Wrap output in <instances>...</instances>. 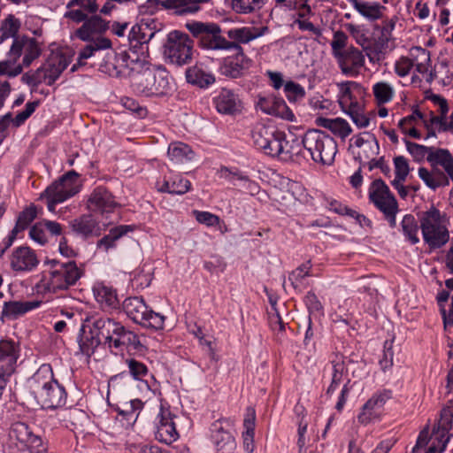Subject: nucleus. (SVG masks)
I'll return each mask as SVG.
<instances>
[{
    "instance_id": "obj_1",
    "label": "nucleus",
    "mask_w": 453,
    "mask_h": 453,
    "mask_svg": "<svg viewBox=\"0 0 453 453\" xmlns=\"http://www.w3.org/2000/svg\"><path fill=\"white\" fill-rule=\"evenodd\" d=\"M186 27L197 38L202 48L211 50H232L234 55L225 58L220 65L222 75L237 79L249 70L251 60L246 57L243 49L234 42H229L221 35V28L216 23L193 21L187 23Z\"/></svg>"
},
{
    "instance_id": "obj_2",
    "label": "nucleus",
    "mask_w": 453,
    "mask_h": 453,
    "mask_svg": "<svg viewBox=\"0 0 453 453\" xmlns=\"http://www.w3.org/2000/svg\"><path fill=\"white\" fill-rule=\"evenodd\" d=\"M51 267L42 273L36 288L43 293H57L67 290L83 276V265L78 266L74 260L62 261L52 259L48 261Z\"/></svg>"
},
{
    "instance_id": "obj_3",
    "label": "nucleus",
    "mask_w": 453,
    "mask_h": 453,
    "mask_svg": "<svg viewBox=\"0 0 453 453\" xmlns=\"http://www.w3.org/2000/svg\"><path fill=\"white\" fill-rule=\"evenodd\" d=\"M30 388L38 404L43 409L61 407L66 399L65 388L54 378L51 367L42 365L30 380Z\"/></svg>"
},
{
    "instance_id": "obj_4",
    "label": "nucleus",
    "mask_w": 453,
    "mask_h": 453,
    "mask_svg": "<svg viewBox=\"0 0 453 453\" xmlns=\"http://www.w3.org/2000/svg\"><path fill=\"white\" fill-rule=\"evenodd\" d=\"M251 137L255 147L265 155L279 157L284 160L293 157L291 151L285 150L288 143L285 134L275 130L273 127L257 124L252 130Z\"/></svg>"
},
{
    "instance_id": "obj_5",
    "label": "nucleus",
    "mask_w": 453,
    "mask_h": 453,
    "mask_svg": "<svg viewBox=\"0 0 453 453\" xmlns=\"http://www.w3.org/2000/svg\"><path fill=\"white\" fill-rule=\"evenodd\" d=\"M302 143L314 162L330 165L334 161L337 143L326 132L316 129L308 130L303 137Z\"/></svg>"
},
{
    "instance_id": "obj_6",
    "label": "nucleus",
    "mask_w": 453,
    "mask_h": 453,
    "mask_svg": "<svg viewBox=\"0 0 453 453\" xmlns=\"http://www.w3.org/2000/svg\"><path fill=\"white\" fill-rule=\"evenodd\" d=\"M419 222L424 242L431 250L440 249L449 242V233L438 209L431 207L424 211Z\"/></svg>"
},
{
    "instance_id": "obj_7",
    "label": "nucleus",
    "mask_w": 453,
    "mask_h": 453,
    "mask_svg": "<svg viewBox=\"0 0 453 453\" xmlns=\"http://www.w3.org/2000/svg\"><path fill=\"white\" fill-rule=\"evenodd\" d=\"M144 73L136 75L133 87L145 96H164L170 93L173 88L171 77L164 68L153 69L150 66Z\"/></svg>"
},
{
    "instance_id": "obj_8",
    "label": "nucleus",
    "mask_w": 453,
    "mask_h": 453,
    "mask_svg": "<svg viewBox=\"0 0 453 453\" xmlns=\"http://www.w3.org/2000/svg\"><path fill=\"white\" fill-rule=\"evenodd\" d=\"M122 305L127 316L134 322L155 330L163 329L165 316L149 308L142 297H127L124 300Z\"/></svg>"
},
{
    "instance_id": "obj_9",
    "label": "nucleus",
    "mask_w": 453,
    "mask_h": 453,
    "mask_svg": "<svg viewBox=\"0 0 453 453\" xmlns=\"http://www.w3.org/2000/svg\"><path fill=\"white\" fill-rule=\"evenodd\" d=\"M369 199L383 213L391 227L396 226L398 203L389 188L381 179L374 180L369 188Z\"/></svg>"
},
{
    "instance_id": "obj_10",
    "label": "nucleus",
    "mask_w": 453,
    "mask_h": 453,
    "mask_svg": "<svg viewBox=\"0 0 453 453\" xmlns=\"http://www.w3.org/2000/svg\"><path fill=\"white\" fill-rule=\"evenodd\" d=\"M193 42L187 34L174 30L168 34L164 56L170 63L183 65L192 59Z\"/></svg>"
},
{
    "instance_id": "obj_11",
    "label": "nucleus",
    "mask_w": 453,
    "mask_h": 453,
    "mask_svg": "<svg viewBox=\"0 0 453 453\" xmlns=\"http://www.w3.org/2000/svg\"><path fill=\"white\" fill-rule=\"evenodd\" d=\"M80 187L76 172L70 171L63 175L58 181L49 186L43 193L47 198L48 210L54 212L56 204L76 195L80 191Z\"/></svg>"
},
{
    "instance_id": "obj_12",
    "label": "nucleus",
    "mask_w": 453,
    "mask_h": 453,
    "mask_svg": "<svg viewBox=\"0 0 453 453\" xmlns=\"http://www.w3.org/2000/svg\"><path fill=\"white\" fill-rule=\"evenodd\" d=\"M407 150L415 161L420 162L426 158L431 166H441L453 177V156L446 149L428 147L410 141H405Z\"/></svg>"
},
{
    "instance_id": "obj_13",
    "label": "nucleus",
    "mask_w": 453,
    "mask_h": 453,
    "mask_svg": "<svg viewBox=\"0 0 453 453\" xmlns=\"http://www.w3.org/2000/svg\"><path fill=\"white\" fill-rule=\"evenodd\" d=\"M41 54L42 47L38 41L34 37L22 35L12 42L7 52L8 59L4 62H9L12 66L20 57H23L22 64L25 67H28Z\"/></svg>"
},
{
    "instance_id": "obj_14",
    "label": "nucleus",
    "mask_w": 453,
    "mask_h": 453,
    "mask_svg": "<svg viewBox=\"0 0 453 453\" xmlns=\"http://www.w3.org/2000/svg\"><path fill=\"white\" fill-rule=\"evenodd\" d=\"M138 51L129 48L128 50L117 54L113 64L116 74L130 78L132 84L136 75L144 73L143 70L150 67V65L141 58Z\"/></svg>"
},
{
    "instance_id": "obj_15",
    "label": "nucleus",
    "mask_w": 453,
    "mask_h": 453,
    "mask_svg": "<svg viewBox=\"0 0 453 453\" xmlns=\"http://www.w3.org/2000/svg\"><path fill=\"white\" fill-rule=\"evenodd\" d=\"M395 26V19H387L382 20L381 26H376L375 30L380 31V35L374 37L373 43L369 48H365L367 52V56L370 61L380 59V54H385L392 49L390 46V41L392 40V31Z\"/></svg>"
},
{
    "instance_id": "obj_16",
    "label": "nucleus",
    "mask_w": 453,
    "mask_h": 453,
    "mask_svg": "<svg viewBox=\"0 0 453 453\" xmlns=\"http://www.w3.org/2000/svg\"><path fill=\"white\" fill-rule=\"evenodd\" d=\"M17 359L18 350L15 343L9 340L0 341V396L8 378L15 371Z\"/></svg>"
},
{
    "instance_id": "obj_17",
    "label": "nucleus",
    "mask_w": 453,
    "mask_h": 453,
    "mask_svg": "<svg viewBox=\"0 0 453 453\" xmlns=\"http://www.w3.org/2000/svg\"><path fill=\"white\" fill-rule=\"evenodd\" d=\"M119 206L112 193L104 186L95 188L87 201L89 211L101 214L111 213Z\"/></svg>"
},
{
    "instance_id": "obj_18",
    "label": "nucleus",
    "mask_w": 453,
    "mask_h": 453,
    "mask_svg": "<svg viewBox=\"0 0 453 453\" xmlns=\"http://www.w3.org/2000/svg\"><path fill=\"white\" fill-rule=\"evenodd\" d=\"M10 436L19 441L31 453H42L45 451L46 446L41 436L35 434L26 423H14L12 426Z\"/></svg>"
},
{
    "instance_id": "obj_19",
    "label": "nucleus",
    "mask_w": 453,
    "mask_h": 453,
    "mask_svg": "<svg viewBox=\"0 0 453 453\" xmlns=\"http://www.w3.org/2000/svg\"><path fill=\"white\" fill-rule=\"evenodd\" d=\"M335 59L344 75L356 77L365 65V56L357 48L350 46L342 53L335 54Z\"/></svg>"
},
{
    "instance_id": "obj_20",
    "label": "nucleus",
    "mask_w": 453,
    "mask_h": 453,
    "mask_svg": "<svg viewBox=\"0 0 453 453\" xmlns=\"http://www.w3.org/2000/svg\"><path fill=\"white\" fill-rule=\"evenodd\" d=\"M340 89L339 104L344 112L358 108L363 104L360 99L365 94L364 88L356 81H345L338 84Z\"/></svg>"
},
{
    "instance_id": "obj_21",
    "label": "nucleus",
    "mask_w": 453,
    "mask_h": 453,
    "mask_svg": "<svg viewBox=\"0 0 453 453\" xmlns=\"http://www.w3.org/2000/svg\"><path fill=\"white\" fill-rule=\"evenodd\" d=\"M218 174L220 179L225 180L234 187H240L242 191L250 196L258 194L260 190V187L256 181L250 180L248 175L238 169L221 166L218 171Z\"/></svg>"
},
{
    "instance_id": "obj_22",
    "label": "nucleus",
    "mask_w": 453,
    "mask_h": 453,
    "mask_svg": "<svg viewBox=\"0 0 453 453\" xmlns=\"http://www.w3.org/2000/svg\"><path fill=\"white\" fill-rule=\"evenodd\" d=\"M82 25L74 32V35L81 41H92L109 29V22L96 13L82 20Z\"/></svg>"
},
{
    "instance_id": "obj_23",
    "label": "nucleus",
    "mask_w": 453,
    "mask_h": 453,
    "mask_svg": "<svg viewBox=\"0 0 453 453\" xmlns=\"http://www.w3.org/2000/svg\"><path fill=\"white\" fill-rule=\"evenodd\" d=\"M64 17L75 23H81L88 16L97 12L99 6L96 0H70Z\"/></svg>"
},
{
    "instance_id": "obj_24",
    "label": "nucleus",
    "mask_w": 453,
    "mask_h": 453,
    "mask_svg": "<svg viewBox=\"0 0 453 453\" xmlns=\"http://www.w3.org/2000/svg\"><path fill=\"white\" fill-rule=\"evenodd\" d=\"M39 260L35 251L27 246L16 248L11 256L10 265L15 272H28L35 268Z\"/></svg>"
},
{
    "instance_id": "obj_25",
    "label": "nucleus",
    "mask_w": 453,
    "mask_h": 453,
    "mask_svg": "<svg viewBox=\"0 0 453 453\" xmlns=\"http://www.w3.org/2000/svg\"><path fill=\"white\" fill-rule=\"evenodd\" d=\"M110 349L122 350L124 347H132L138 350L142 347L138 336L131 331L127 330L120 323L117 322L113 328L111 339L105 343Z\"/></svg>"
},
{
    "instance_id": "obj_26",
    "label": "nucleus",
    "mask_w": 453,
    "mask_h": 453,
    "mask_svg": "<svg viewBox=\"0 0 453 453\" xmlns=\"http://www.w3.org/2000/svg\"><path fill=\"white\" fill-rule=\"evenodd\" d=\"M67 65L68 62L63 55L50 58L46 63L38 68V71L41 72L42 83L44 82L48 86L53 85Z\"/></svg>"
},
{
    "instance_id": "obj_27",
    "label": "nucleus",
    "mask_w": 453,
    "mask_h": 453,
    "mask_svg": "<svg viewBox=\"0 0 453 453\" xmlns=\"http://www.w3.org/2000/svg\"><path fill=\"white\" fill-rule=\"evenodd\" d=\"M257 107L265 113L281 118L283 119L293 121L295 115L287 104L275 96H269L260 97L257 102Z\"/></svg>"
},
{
    "instance_id": "obj_28",
    "label": "nucleus",
    "mask_w": 453,
    "mask_h": 453,
    "mask_svg": "<svg viewBox=\"0 0 453 453\" xmlns=\"http://www.w3.org/2000/svg\"><path fill=\"white\" fill-rule=\"evenodd\" d=\"M211 440L217 453H234L236 443L234 436L224 428L222 421L217 420L211 426Z\"/></svg>"
},
{
    "instance_id": "obj_29",
    "label": "nucleus",
    "mask_w": 453,
    "mask_h": 453,
    "mask_svg": "<svg viewBox=\"0 0 453 453\" xmlns=\"http://www.w3.org/2000/svg\"><path fill=\"white\" fill-rule=\"evenodd\" d=\"M391 396L392 392L390 390H384L372 395L362 407L357 417L358 421L364 425L370 423L377 417L375 410L383 407Z\"/></svg>"
},
{
    "instance_id": "obj_30",
    "label": "nucleus",
    "mask_w": 453,
    "mask_h": 453,
    "mask_svg": "<svg viewBox=\"0 0 453 453\" xmlns=\"http://www.w3.org/2000/svg\"><path fill=\"white\" fill-rule=\"evenodd\" d=\"M353 8L366 20L374 22L382 19L386 7L378 2L349 0Z\"/></svg>"
},
{
    "instance_id": "obj_31",
    "label": "nucleus",
    "mask_w": 453,
    "mask_h": 453,
    "mask_svg": "<svg viewBox=\"0 0 453 453\" xmlns=\"http://www.w3.org/2000/svg\"><path fill=\"white\" fill-rule=\"evenodd\" d=\"M40 301H9L4 302L1 313L2 319H16L19 316L38 308Z\"/></svg>"
},
{
    "instance_id": "obj_32",
    "label": "nucleus",
    "mask_w": 453,
    "mask_h": 453,
    "mask_svg": "<svg viewBox=\"0 0 453 453\" xmlns=\"http://www.w3.org/2000/svg\"><path fill=\"white\" fill-rule=\"evenodd\" d=\"M101 343L102 342L91 326L90 320H87V324L82 325L79 336L81 351L84 355L90 357Z\"/></svg>"
},
{
    "instance_id": "obj_33",
    "label": "nucleus",
    "mask_w": 453,
    "mask_h": 453,
    "mask_svg": "<svg viewBox=\"0 0 453 453\" xmlns=\"http://www.w3.org/2000/svg\"><path fill=\"white\" fill-rule=\"evenodd\" d=\"M70 226L75 234L83 237L99 235L101 234L98 223L90 214H83L73 219L70 222Z\"/></svg>"
},
{
    "instance_id": "obj_34",
    "label": "nucleus",
    "mask_w": 453,
    "mask_h": 453,
    "mask_svg": "<svg viewBox=\"0 0 453 453\" xmlns=\"http://www.w3.org/2000/svg\"><path fill=\"white\" fill-rule=\"evenodd\" d=\"M327 368L331 372L332 380L326 394H332L342 382L343 376L347 374L344 357L339 353L334 354Z\"/></svg>"
},
{
    "instance_id": "obj_35",
    "label": "nucleus",
    "mask_w": 453,
    "mask_h": 453,
    "mask_svg": "<svg viewBox=\"0 0 453 453\" xmlns=\"http://www.w3.org/2000/svg\"><path fill=\"white\" fill-rule=\"evenodd\" d=\"M179 437L172 418L161 413L157 426L156 439L165 444H171Z\"/></svg>"
},
{
    "instance_id": "obj_36",
    "label": "nucleus",
    "mask_w": 453,
    "mask_h": 453,
    "mask_svg": "<svg viewBox=\"0 0 453 453\" xmlns=\"http://www.w3.org/2000/svg\"><path fill=\"white\" fill-rule=\"evenodd\" d=\"M239 100L236 95L226 88H223L214 98V104L219 112L224 114H234L238 111Z\"/></svg>"
},
{
    "instance_id": "obj_37",
    "label": "nucleus",
    "mask_w": 453,
    "mask_h": 453,
    "mask_svg": "<svg viewBox=\"0 0 453 453\" xmlns=\"http://www.w3.org/2000/svg\"><path fill=\"white\" fill-rule=\"evenodd\" d=\"M209 0H165L161 2L162 6L166 9H173L178 15L195 13L200 10V4Z\"/></svg>"
},
{
    "instance_id": "obj_38",
    "label": "nucleus",
    "mask_w": 453,
    "mask_h": 453,
    "mask_svg": "<svg viewBox=\"0 0 453 453\" xmlns=\"http://www.w3.org/2000/svg\"><path fill=\"white\" fill-rule=\"evenodd\" d=\"M187 81L200 88H207L215 82L212 73L206 72L201 65H196L186 72Z\"/></svg>"
},
{
    "instance_id": "obj_39",
    "label": "nucleus",
    "mask_w": 453,
    "mask_h": 453,
    "mask_svg": "<svg viewBox=\"0 0 453 453\" xmlns=\"http://www.w3.org/2000/svg\"><path fill=\"white\" fill-rule=\"evenodd\" d=\"M83 47L78 55V65H84L85 60L94 56L95 52L101 50H107L111 47V42L106 37H97Z\"/></svg>"
},
{
    "instance_id": "obj_40",
    "label": "nucleus",
    "mask_w": 453,
    "mask_h": 453,
    "mask_svg": "<svg viewBox=\"0 0 453 453\" xmlns=\"http://www.w3.org/2000/svg\"><path fill=\"white\" fill-rule=\"evenodd\" d=\"M412 66L421 74L427 73L431 67L430 52L421 47H413L410 50Z\"/></svg>"
},
{
    "instance_id": "obj_41",
    "label": "nucleus",
    "mask_w": 453,
    "mask_h": 453,
    "mask_svg": "<svg viewBox=\"0 0 453 453\" xmlns=\"http://www.w3.org/2000/svg\"><path fill=\"white\" fill-rule=\"evenodd\" d=\"M21 28V21L13 14H8L0 22V39L4 41L21 37L19 32Z\"/></svg>"
},
{
    "instance_id": "obj_42",
    "label": "nucleus",
    "mask_w": 453,
    "mask_h": 453,
    "mask_svg": "<svg viewBox=\"0 0 453 453\" xmlns=\"http://www.w3.org/2000/svg\"><path fill=\"white\" fill-rule=\"evenodd\" d=\"M134 226L120 225L110 230L109 234L101 238L97 242V248L104 249L107 251L109 249L115 247V242L129 232H133Z\"/></svg>"
},
{
    "instance_id": "obj_43",
    "label": "nucleus",
    "mask_w": 453,
    "mask_h": 453,
    "mask_svg": "<svg viewBox=\"0 0 453 453\" xmlns=\"http://www.w3.org/2000/svg\"><path fill=\"white\" fill-rule=\"evenodd\" d=\"M453 422V405L444 407L441 411L437 428H434V434L436 439L443 441L448 436L449 430L452 427Z\"/></svg>"
},
{
    "instance_id": "obj_44",
    "label": "nucleus",
    "mask_w": 453,
    "mask_h": 453,
    "mask_svg": "<svg viewBox=\"0 0 453 453\" xmlns=\"http://www.w3.org/2000/svg\"><path fill=\"white\" fill-rule=\"evenodd\" d=\"M154 35L155 32H150V34L147 36L145 32L142 31V27L135 25L131 28V30L128 33L127 37L130 44L129 48L140 50L141 55H143V45L147 44Z\"/></svg>"
},
{
    "instance_id": "obj_45",
    "label": "nucleus",
    "mask_w": 453,
    "mask_h": 453,
    "mask_svg": "<svg viewBox=\"0 0 453 453\" xmlns=\"http://www.w3.org/2000/svg\"><path fill=\"white\" fill-rule=\"evenodd\" d=\"M142 408V402L139 399L131 400L129 403L118 408L119 415L122 417L121 421L125 420L127 426H132L136 421L139 411Z\"/></svg>"
},
{
    "instance_id": "obj_46",
    "label": "nucleus",
    "mask_w": 453,
    "mask_h": 453,
    "mask_svg": "<svg viewBox=\"0 0 453 453\" xmlns=\"http://www.w3.org/2000/svg\"><path fill=\"white\" fill-rule=\"evenodd\" d=\"M91 326L97 334L101 342L105 344L111 339V332L116 326L117 321L110 318H99L90 321Z\"/></svg>"
},
{
    "instance_id": "obj_47",
    "label": "nucleus",
    "mask_w": 453,
    "mask_h": 453,
    "mask_svg": "<svg viewBox=\"0 0 453 453\" xmlns=\"http://www.w3.org/2000/svg\"><path fill=\"white\" fill-rule=\"evenodd\" d=\"M191 148L183 142H172L169 145L167 155L172 161L183 162L184 160H191L193 157Z\"/></svg>"
},
{
    "instance_id": "obj_48",
    "label": "nucleus",
    "mask_w": 453,
    "mask_h": 453,
    "mask_svg": "<svg viewBox=\"0 0 453 453\" xmlns=\"http://www.w3.org/2000/svg\"><path fill=\"white\" fill-rule=\"evenodd\" d=\"M267 30V27H263L262 32L258 34H253L250 27H241V28H234L227 31V36L229 39L233 40L238 45L240 43H248L250 41L257 38L262 35L265 31Z\"/></svg>"
},
{
    "instance_id": "obj_49",
    "label": "nucleus",
    "mask_w": 453,
    "mask_h": 453,
    "mask_svg": "<svg viewBox=\"0 0 453 453\" xmlns=\"http://www.w3.org/2000/svg\"><path fill=\"white\" fill-rule=\"evenodd\" d=\"M401 226L404 236L411 244L419 242V238L418 236L419 227L413 215H405L402 219Z\"/></svg>"
},
{
    "instance_id": "obj_50",
    "label": "nucleus",
    "mask_w": 453,
    "mask_h": 453,
    "mask_svg": "<svg viewBox=\"0 0 453 453\" xmlns=\"http://www.w3.org/2000/svg\"><path fill=\"white\" fill-rule=\"evenodd\" d=\"M311 268V266L310 261H308L304 264H302L288 274V280L296 290L302 292L303 280L306 277L310 276Z\"/></svg>"
},
{
    "instance_id": "obj_51",
    "label": "nucleus",
    "mask_w": 453,
    "mask_h": 453,
    "mask_svg": "<svg viewBox=\"0 0 453 453\" xmlns=\"http://www.w3.org/2000/svg\"><path fill=\"white\" fill-rule=\"evenodd\" d=\"M96 300L104 308L115 309L119 306V299L116 291L111 288L101 287L96 292Z\"/></svg>"
},
{
    "instance_id": "obj_52",
    "label": "nucleus",
    "mask_w": 453,
    "mask_h": 453,
    "mask_svg": "<svg viewBox=\"0 0 453 453\" xmlns=\"http://www.w3.org/2000/svg\"><path fill=\"white\" fill-rule=\"evenodd\" d=\"M37 217V207L35 204H30L25 208L17 219L14 232H21L27 228L31 222Z\"/></svg>"
},
{
    "instance_id": "obj_53",
    "label": "nucleus",
    "mask_w": 453,
    "mask_h": 453,
    "mask_svg": "<svg viewBox=\"0 0 453 453\" xmlns=\"http://www.w3.org/2000/svg\"><path fill=\"white\" fill-rule=\"evenodd\" d=\"M267 0H232V7L237 13H251L260 10Z\"/></svg>"
},
{
    "instance_id": "obj_54",
    "label": "nucleus",
    "mask_w": 453,
    "mask_h": 453,
    "mask_svg": "<svg viewBox=\"0 0 453 453\" xmlns=\"http://www.w3.org/2000/svg\"><path fill=\"white\" fill-rule=\"evenodd\" d=\"M372 92L379 104L389 102L394 96V89L390 84L385 81H380L373 85Z\"/></svg>"
},
{
    "instance_id": "obj_55",
    "label": "nucleus",
    "mask_w": 453,
    "mask_h": 453,
    "mask_svg": "<svg viewBox=\"0 0 453 453\" xmlns=\"http://www.w3.org/2000/svg\"><path fill=\"white\" fill-rule=\"evenodd\" d=\"M364 135L355 137L354 144L357 148L369 149L370 154H379V143L375 136L369 133H364Z\"/></svg>"
},
{
    "instance_id": "obj_56",
    "label": "nucleus",
    "mask_w": 453,
    "mask_h": 453,
    "mask_svg": "<svg viewBox=\"0 0 453 453\" xmlns=\"http://www.w3.org/2000/svg\"><path fill=\"white\" fill-rule=\"evenodd\" d=\"M329 130L335 135L341 137L342 139L349 136L352 129L349 123L341 118L333 119L332 123L329 127Z\"/></svg>"
},
{
    "instance_id": "obj_57",
    "label": "nucleus",
    "mask_w": 453,
    "mask_h": 453,
    "mask_svg": "<svg viewBox=\"0 0 453 453\" xmlns=\"http://www.w3.org/2000/svg\"><path fill=\"white\" fill-rule=\"evenodd\" d=\"M39 105V101L28 102L26 104L25 110L19 112L12 120V126L18 127L21 126L35 111Z\"/></svg>"
},
{
    "instance_id": "obj_58",
    "label": "nucleus",
    "mask_w": 453,
    "mask_h": 453,
    "mask_svg": "<svg viewBox=\"0 0 453 453\" xmlns=\"http://www.w3.org/2000/svg\"><path fill=\"white\" fill-rule=\"evenodd\" d=\"M394 164L395 178L406 180L410 173V166L407 159L403 156H398L394 158Z\"/></svg>"
},
{
    "instance_id": "obj_59",
    "label": "nucleus",
    "mask_w": 453,
    "mask_h": 453,
    "mask_svg": "<svg viewBox=\"0 0 453 453\" xmlns=\"http://www.w3.org/2000/svg\"><path fill=\"white\" fill-rule=\"evenodd\" d=\"M191 187L188 180L181 176H177L171 180V194L183 195L187 193Z\"/></svg>"
},
{
    "instance_id": "obj_60",
    "label": "nucleus",
    "mask_w": 453,
    "mask_h": 453,
    "mask_svg": "<svg viewBox=\"0 0 453 453\" xmlns=\"http://www.w3.org/2000/svg\"><path fill=\"white\" fill-rule=\"evenodd\" d=\"M348 40V36L346 34L341 30L336 31L334 34V38L331 42L332 52L334 57L335 58V54L342 53L345 50L346 42Z\"/></svg>"
},
{
    "instance_id": "obj_61",
    "label": "nucleus",
    "mask_w": 453,
    "mask_h": 453,
    "mask_svg": "<svg viewBox=\"0 0 453 453\" xmlns=\"http://www.w3.org/2000/svg\"><path fill=\"white\" fill-rule=\"evenodd\" d=\"M284 91L288 100H296L297 98L303 97L305 95L303 88L294 81L286 82Z\"/></svg>"
},
{
    "instance_id": "obj_62",
    "label": "nucleus",
    "mask_w": 453,
    "mask_h": 453,
    "mask_svg": "<svg viewBox=\"0 0 453 453\" xmlns=\"http://www.w3.org/2000/svg\"><path fill=\"white\" fill-rule=\"evenodd\" d=\"M29 236L32 240L38 242L41 245L45 244L48 242L46 234H45V227L42 225V221L35 224L30 231H29Z\"/></svg>"
},
{
    "instance_id": "obj_63",
    "label": "nucleus",
    "mask_w": 453,
    "mask_h": 453,
    "mask_svg": "<svg viewBox=\"0 0 453 453\" xmlns=\"http://www.w3.org/2000/svg\"><path fill=\"white\" fill-rule=\"evenodd\" d=\"M346 113L351 118L352 121L358 127H365L370 123L369 118L366 117L363 112V105L359 106L358 108L350 110L349 111H347Z\"/></svg>"
},
{
    "instance_id": "obj_64",
    "label": "nucleus",
    "mask_w": 453,
    "mask_h": 453,
    "mask_svg": "<svg viewBox=\"0 0 453 453\" xmlns=\"http://www.w3.org/2000/svg\"><path fill=\"white\" fill-rule=\"evenodd\" d=\"M127 365L131 375L136 380H141L148 372L146 365L135 359L127 360Z\"/></svg>"
}]
</instances>
